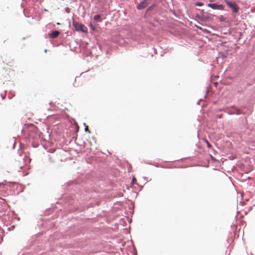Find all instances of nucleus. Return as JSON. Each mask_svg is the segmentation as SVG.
Returning a JSON list of instances; mask_svg holds the SVG:
<instances>
[{
  "label": "nucleus",
  "instance_id": "obj_4",
  "mask_svg": "<svg viewBox=\"0 0 255 255\" xmlns=\"http://www.w3.org/2000/svg\"><path fill=\"white\" fill-rule=\"evenodd\" d=\"M59 34H60V32L57 30H55V31L52 32L50 33V37L52 38H55L57 37Z\"/></svg>",
  "mask_w": 255,
  "mask_h": 255
},
{
  "label": "nucleus",
  "instance_id": "obj_7",
  "mask_svg": "<svg viewBox=\"0 0 255 255\" xmlns=\"http://www.w3.org/2000/svg\"><path fill=\"white\" fill-rule=\"evenodd\" d=\"M85 130L86 131H88L89 133H91V131L88 129V127L87 126H85Z\"/></svg>",
  "mask_w": 255,
  "mask_h": 255
},
{
  "label": "nucleus",
  "instance_id": "obj_9",
  "mask_svg": "<svg viewBox=\"0 0 255 255\" xmlns=\"http://www.w3.org/2000/svg\"><path fill=\"white\" fill-rule=\"evenodd\" d=\"M221 117H222V115H221L220 116H219V118H221Z\"/></svg>",
  "mask_w": 255,
  "mask_h": 255
},
{
  "label": "nucleus",
  "instance_id": "obj_1",
  "mask_svg": "<svg viewBox=\"0 0 255 255\" xmlns=\"http://www.w3.org/2000/svg\"><path fill=\"white\" fill-rule=\"evenodd\" d=\"M226 3L227 4V5L232 9V11L234 13H237L238 12L239 7L237 5L236 2L234 1H231L229 0H225Z\"/></svg>",
  "mask_w": 255,
  "mask_h": 255
},
{
  "label": "nucleus",
  "instance_id": "obj_2",
  "mask_svg": "<svg viewBox=\"0 0 255 255\" xmlns=\"http://www.w3.org/2000/svg\"><path fill=\"white\" fill-rule=\"evenodd\" d=\"M73 25L77 31H81L83 32H87V28L82 23L74 21Z\"/></svg>",
  "mask_w": 255,
  "mask_h": 255
},
{
  "label": "nucleus",
  "instance_id": "obj_3",
  "mask_svg": "<svg viewBox=\"0 0 255 255\" xmlns=\"http://www.w3.org/2000/svg\"><path fill=\"white\" fill-rule=\"evenodd\" d=\"M207 5L214 9L223 10L224 9L223 6L222 4H218L217 3H208Z\"/></svg>",
  "mask_w": 255,
  "mask_h": 255
},
{
  "label": "nucleus",
  "instance_id": "obj_6",
  "mask_svg": "<svg viewBox=\"0 0 255 255\" xmlns=\"http://www.w3.org/2000/svg\"><path fill=\"white\" fill-rule=\"evenodd\" d=\"M195 5H197V6H200L203 5V3L202 2H196L195 3Z\"/></svg>",
  "mask_w": 255,
  "mask_h": 255
},
{
  "label": "nucleus",
  "instance_id": "obj_8",
  "mask_svg": "<svg viewBox=\"0 0 255 255\" xmlns=\"http://www.w3.org/2000/svg\"><path fill=\"white\" fill-rule=\"evenodd\" d=\"M207 146L208 147H211V144L207 141Z\"/></svg>",
  "mask_w": 255,
  "mask_h": 255
},
{
  "label": "nucleus",
  "instance_id": "obj_5",
  "mask_svg": "<svg viewBox=\"0 0 255 255\" xmlns=\"http://www.w3.org/2000/svg\"><path fill=\"white\" fill-rule=\"evenodd\" d=\"M94 19L95 20L97 21H99L100 22L101 21V16L100 15H96L94 16Z\"/></svg>",
  "mask_w": 255,
  "mask_h": 255
}]
</instances>
